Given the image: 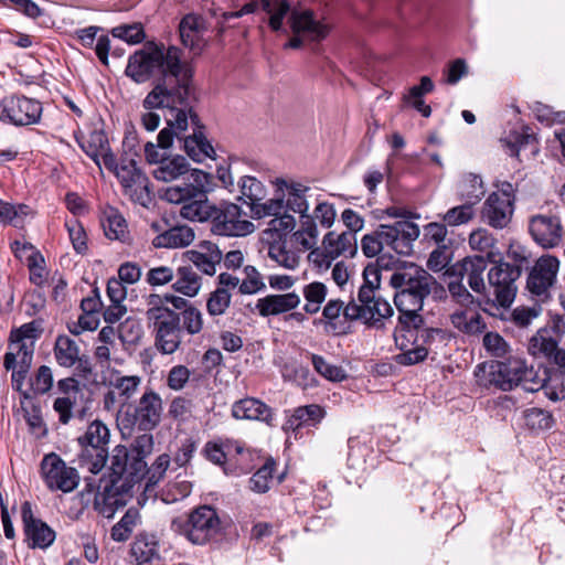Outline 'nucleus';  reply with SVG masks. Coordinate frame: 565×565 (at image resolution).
I'll return each instance as SVG.
<instances>
[{"mask_svg": "<svg viewBox=\"0 0 565 565\" xmlns=\"http://www.w3.org/2000/svg\"><path fill=\"white\" fill-rule=\"evenodd\" d=\"M156 72L151 90L142 99L145 109H156L163 105L180 103L188 96V90L195 89L194 68L182 58L181 49L148 42L128 57L125 75L136 84L150 81Z\"/></svg>", "mask_w": 565, "mask_h": 565, "instance_id": "f257e3e1", "label": "nucleus"}, {"mask_svg": "<svg viewBox=\"0 0 565 565\" xmlns=\"http://www.w3.org/2000/svg\"><path fill=\"white\" fill-rule=\"evenodd\" d=\"M211 174L193 169L188 181L168 186L163 199L173 204H180V215L193 222H211V231L218 236H245L254 232L250 221L243 218L241 206L223 202L215 205L207 200L211 191Z\"/></svg>", "mask_w": 565, "mask_h": 565, "instance_id": "f03ea898", "label": "nucleus"}, {"mask_svg": "<svg viewBox=\"0 0 565 565\" xmlns=\"http://www.w3.org/2000/svg\"><path fill=\"white\" fill-rule=\"evenodd\" d=\"M196 102L195 88L188 90L184 100L158 108H167L171 117L167 119V127L158 134L157 145L147 142L145 146V154L149 163L159 160L160 154L157 148H170L174 138L182 143L186 154L196 162H203L205 159L214 157L215 150L206 138V127L194 108Z\"/></svg>", "mask_w": 565, "mask_h": 565, "instance_id": "7ed1b4c3", "label": "nucleus"}, {"mask_svg": "<svg viewBox=\"0 0 565 565\" xmlns=\"http://www.w3.org/2000/svg\"><path fill=\"white\" fill-rule=\"evenodd\" d=\"M146 465L140 458L129 456L125 446H117L110 458L109 479H100L95 491V481L86 479L85 489L81 492L82 501L88 503L94 497V510L104 518L110 519L116 511L126 505L132 495L134 488L145 473Z\"/></svg>", "mask_w": 565, "mask_h": 565, "instance_id": "20e7f679", "label": "nucleus"}, {"mask_svg": "<svg viewBox=\"0 0 565 565\" xmlns=\"http://www.w3.org/2000/svg\"><path fill=\"white\" fill-rule=\"evenodd\" d=\"M390 285L395 289L394 303L399 312L401 326H418L425 299L444 291L434 276L415 264L395 270Z\"/></svg>", "mask_w": 565, "mask_h": 565, "instance_id": "39448f33", "label": "nucleus"}, {"mask_svg": "<svg viewBox=\"0 0 565 565\" xmlns=\"http://www.w3.org/2000/svg\"><path fill=\"white\" fill-rule=\"evenodd\" d=\"M475 376L479 385L504 392L515 386H522L526 392H537L546 382L545 375L540 376L533 366H527L526 362L519 358L481 363L477 365Z\"/></svg>", "mask_w": 565, "mask_h": 565, "instance_id": "423d86ee", "label": "nucleus"}, {"mask_svg": "<svg viewBox=\"0 0 565 565\" xmlns=\"http://www.w3.org/2000/svg\"><path fill=\"white\" fill-rule=\"evenodd\" d=\"M418 236L419 227L413 222L397 221L393 225L381 224L375 232L362 237L361 249L369 258L377 256L384 245L399 255H408L412 243Z\"/></svg>", "mask_w": 565, "mask_h": 565, "instance_id": "0eeeda50", "label": "nucleus"}, {"mask_svg": "<svg viewBox=\"0 0 565 565\" xmlns=\"http://www.w3.org/2000/svg\"><path fill=\"white\" fill-rule=\"evenodd\" d=\"M172 530L194 545L214 542L222 534V521L217 511L211 505L193 509L185 519L172 521Z\"/></svg>", "mask_w": 565, "mask_h": 565, "instance_id": "6e6552de", "label": "nucleus"}, {"mask_svg": "<svg viewBox=\"0 0 565 565\" xmlns=\"http://www.w3.org/2000/svg\"><path fill=\"white\" fill-rule=\"evenodd\" d=\"M148 328L154 337V347L162 354H173L182 343V327L179 312L157 309L149 313Z\"/></svg>", "mask_w": 565, "mask_h": 565, "instance_id": "1a4fd4ad", "label": "nucleus"}, {"mask_svg": "<svg viewBox=\"0 0 565 565\" xmlns=\"http://www.w3.org/2000/svg\"><path fill=\"white\" fill-rule=\"evenodd\" d=\"M358 301L352 299L349 301V309H347V317L354 319L355 322L360 321L369 328H379L383 326L384 319L393 316V308L379 291L372 290L369 287L359 288Z\"/></svg>", "mask_w": 565, "mask_h": 565, "instance_id": "9d476101", "label": "nucleus"}, {"mask_svg": "<svg viewBox=\"0 0 565 565\" xmlns=\"http://www.w3.org/2000/svg\"><path fill=\"white\" fill-rule=\"evenodd\" d=\"M43 113L39 99L22 94H11L0 99V121L14 127L36 125Z\"/></svg>", "mask_w": 565, "mask_h": 565, "instance_id": "9b49d317", "label": "nucleus"}, {"mask_svg": "<svg viewBox=\"0 0 565 565\" xmlns=\"http://www.w3.org/2000/svg\"><path fill=\"white\" fill-rule=\"evenodd\" d=\"M109 440L108 426H88L84 436L78 437L82 451L78 463L93 475H97L105 467L108 451L106 445Z\"/></svg>", "mask_w": 565, "mask_h": 565, "instance_id": "f8f14e48", "label": "nucleus"}, {"mask_svg": "<svg viewBox=\"0 0 565 565\" xmlns=\"http://www.w3.org/2000/svg\"><path fill=\"white\" fill-rule=\"evenodd\" d=\"M522 273L520 265L501 262L490 268L488 273L487 292H490V300L507 308L513 302L516 295L515 281Z\"/></svg>", "mask_w": 565, "mask_h": 565, "instance_id": "ddd939ff", "label": "nucleus"}, {"mask_svg": "<svg viewBox=\"0 0 565 565\" xmlns=\"http://www.w3.org/2000/svg\"><path fill=\"white\" fill-rule=\"evenodd\" d=\"M33 360V348L30 345H21L18 352L9 351L4 354L3 366L6 370H12V386L29 399L32 407V415L25 416L26 424H39L41 422V409L31 401L30 391H22V386L30 371Z\"/></svg>", "mask_w": 565, "mask_h": 565, "instance_id": "4468645a", "label": "nucleus"}, {"mask_svg": "<svg viewBox=\"0 0 565 565\" xmlns=\"http://www.w3.org/2000/svg\"><path fill=\"white\" fill-rule=\"evenodd\" d=\"M138 154L125 152L120 157V168L116 173L126 194L134 202L142 206H148L151 202L150 191L148 188L149 180L147 175L137 167L136 158Z\"/></svg>", "mask_w": 565, "mask_h": 565, "instance_id": "2eb2a0df", "label": "nucleus"}, {"mask_svg": "<svg viewBox=\"0 0 565 565\" xmlns=\"http://www.w3.org/2000/svg\"><path fill=\"white\" fill-rule=\"evenodd\" d=\"M356 253V236L352 232H328L322 239V249H312L309 257L320 268L328 269L338 257H354Z\"/></svg>", "mask_w": 565, "mask_h": 565, "instance_id": "dca6fc26", "label": "nucleus"}, {"mask_svg": "<svg viewBox=\"0 0 565 565\" xmlns=\"http://www.w3.org/2000/svg\"><path fill=\"white\" fill-rule=\"evenodd\" d=\"M20 511L26 546L31 550L42 551L51 547L56 540V532L34 513L29 501L21 504Z\"/></svg>", "mask_w": 565, "mask_h": 565, "instance_id": "f3484780", "label": "nucleus"}, {"mask_svg": "<svg viewBox=\"0 0 565 565\" xmlns=\"http://www.w3.org/2000/svg\"><path fill=\"white\" fill-rule=\"evenodd\" d=\"M288 23L294 36L285 44L286 49H300L303 38L311 41H320L328 35L327 25L316 20L311 10L292 9L289 13Z\"/></svg>", "mask_w": 565, "mask_h": 565, "instance_id": "a211bd4d", "label": "nucleus"}, {"mask_svg": "<svg viewBox=\"0 0 565 565\" xmlns=\"http://www.w3.org/2000/svg\"><path fill=\"white\" fill-rule=\"evenodd\" d=\"M41 472L49 489L61 490L65 493L73 491L79 481L77 470L66 466V463L53 452L44 456L42 459Z\"/></svg>", "mask_w": 565, "mask_h": 565, "instance_id": "6ab92c4d", "label": "nucleus"}, {"mask_svg": "<svg viewBox=\"0 0 565 565\" xmlns=\"http://www.w3.org/2000/svg\"><path fill=\"white\" fill-rule=\"evenodd\" d=\"M559 260L555 256L546 255L540 257L529 273L526 289L539 300L545 301L550 298V290L556 281Z\"/></svg>", "mask_w": 565, "mask_h": 565, "instance_id": "aec40b11", "label": "nucleus"}, {"mask_svg": "<svg viewBox=\"0 0 565 565\" xmlns=\"http://www.w3.org/2000/svg\"><path fill=\"white\" fill-rule=\"evenodd\" d=\"M529 232L543 248H554L563 238L562 220L557 215L536 214L529 221Z\"/></svg>", "mask_w": 565, "mask_h": 565, "instance_id": "412c9836", "label": "nucleus"}, {"mask_svg": "<svg viewBox=\"0 0 565 565\" xmlns=\"http://www.w3.org/2000/svg\"><path fill=\"white\" fill-rule=\"evenodd\" d=\"M56 391L61 395L54 403L53 408L58 414L60 422L67 424L74 412L78 413V419H84L85 407L77 408V397L83 395L79 382L74 377H66L57 381Z\"/></svg>", "mask_w": 565, "mask_h": 565, "instance_id": "4be33fe9", "label": "nucleus"}, {"mask_svg": "<svg viewBox=\"0 0 565 565\" xmlns=\"http://www.w3.org/2000/svg\"><path fill=\"white\" fill-rule=\"evenodd\" d=\"M487 268V260L483 256L466 257L461 263L452 267V274L466 279L469 287L477 294L490 300V292H487V285L483 273Z\"/></svg>", "mask_w": 565, "mask_h": 565, "instance_id": "5701e85b", "label": "nucleus"}, {"mask_svg": "<svg viewBox=\"0 0 565 565\" xmlns=\"http://www.w3.org/2000/svg\"><path fill=\"white\" fill-rule=\"evenodd\" d=\"M514 212V205L510 199L491 193L483 203L481 216L491 227L502 230L509 225Z\"/></svg>", "mask_w": 565, "mask_h": 565, "instance_id": "b1692460", "label": "nucleus"}, {"mask_svg": "<svg viewBox=\"0 0 565 565\" xmlns=\"http://www.w3.org/2000/svg\"><path fill=\"white\" fill-rule=\"evenodd\" d=\"M347 309H349V302L344 305L340 299H331L326 303L321 322L324 323L327 332L334 335H347L352 332V323L355 320L347 317Z\"/></svg>", "mask_w": 565, "mask_h": 565, "instance_id": "393cba45", "label": "nucleus"}, {"mask_svg": "<svg viewBox=\"0 0 565 565\" xmlns=\"http://www.w3.org/2000/svg\"><path fill=\"white\" fill-rule=\"evenodd\" d=\"M402 328L407 332L406 337L413 339V344L427 348L428 352H437L440 347L447 344L450 337L445 329L426 327L423 317L418 326H402Z\"/></svg>", "mask_w": 565, "mask_h": 565, "instance_id": "a878e982", "label": "nucleus"}, {"mask_svg": "<svg viewBox=\"0 0 565 565\" xmlns=\"http://www.w3.org/2000/svg\"><path fill=\"white\" fill-rule=\"evenodd\" d=\"M186 256L198 270L213 276L216 273V266L223 259V252L215 243L203 241L199 249L188 250Z\"/></svg>", "mask_w": 565, "mask_h": 565, "instance_id": "bb28decb", "label": "nucleus"}, {"mask_svg": "<svg viewBox=\"0 0 565 565\" xmlns=\"http://www.w3.org/2000/svg\"><path fill=\"white\" fill-rule=\"evenodd\" d=\"M130 553L137 565H162L160 543L154 534L140 533L131 544Z\"/></svg>", "mask_w": 565, "mask_h": 565, "instance_id": "cd10ccee", "label": "nucleus"}, {"mask_svg": "<svg viewBox=\"0 0 565 565\" xmlns=\"http://www.w3.org/2000/svg\"><path fill=\"white\" fill-rule=\"evenodd\" d=\"M170 463V457L167 454L160 455L150 468H145V473L137 482L138 490L142 488L141 497L138 503L143 505L148 499H156V486L163 477Z\"/></svg>", "mask_w": 565, "mask_h": 565, "instance_id": "c85d7f7f", "label": "nucleus"}, {"mask_svg": "<svg viewBox=\"0 0 565 565\" xmlns=\"http://www.w3.org/2000/svg\"><path fill=\"white\" fill-rule=\"evenodd\" d=\"M232 414L239 420H258L269 423L273 420V409L260 399L246 397L234 403Z\"/></svg>", "mask_w": 565, "mask_h": 565, "instance_id": "c756f323", "label": "nucleus"}, {"mask_svg": "<svg viewBox=\"0 0 565 565\" xmlns=\"http://www.w3.org/2000/svg\"><path fill=\"white\" fill-rule=\"evenodd\" d=\"M300 297L296 292L268 295L259 298L256 302V310L262 317L278 316L297 308Z\"/></svg>", "mask_w": 565, "mask_h": 565, "instance_id": "7c9ffc66", "label": "nucleus"}, {"mask_svg": "<svg viewBox=\"0 0 565 565\" xmlns=\"http://www.w3.org/2000/svg\"><path fill=\"white\" fill-rule=\"evenodd\" d=\"M134 412L132 424H158L162 412L161 397L151 390L145 392Z\"/></svg>", "mask_w": 565, "mask_h": 565, "instance_id": "2f4dec72", "label": "nucleus"}, {"mask_svg": "<svg viewBox=\"0 0 565 565\" xmlns=\"http://www.w3.org/2000/svg\"><path fill=\"white\" fill-rule=\"evenodd\" d=\"M156 163H159V166L152 171V174L157 180L164 182L177 180L179 177L186 174V177L181 180L182 183L183 181H188L191 172L193 171H189L188 160L182 156H175L170 159L159 158ZM177 184H180V182L172 184L171 186Z\"/></svg>", "mask_w": 565, "mask_h": 565, "instance_id": "473e14b6", "label": "nucleus"}, {"mask_svg": "<svg viewBox=\"0 0 565 565\" xmlns=\"http://www.w3.org/2000/svg\"><path fill=\"white\" fill-rule=\"evenodd\" d=\"M195 234L188 225H177L157 235L152 245L157 248H181L194 241Z\"/></svg>", "mask_w": 565, "mask_h": 565, "instance_id": "72a5a7b5", "label": "nucleus"}, {"mask_svg": "<svg viewBox=\"0 0 565 565\" xmlns=\"http://www.w3.org/2000/svg\"><path fill=\"white\" fill-rule=\"evenodd\" d=\"M206 458L215 465L225 468L230 465V457L234 452H243V441L226 439L220 443H207L204 447Z\"/></svg>", "mask_w": 565, "mask_h": 565, "instance_id": "f704fd0d", "label": "nucleus"}, {"mask_svg": "<svg viewBox=\"0 0 565 565\" xmlns=\"http://www.w3.org/2000/svg\"><path fill=\"white\" fill-rule=\"evenodd\" d=\"M553 333L554 329H539L529 341V353L535 358H544L550 361L558 349V341L554 338Z\"/></svg>", "mask_w": 565, "mask_h": 565, "instance_id": "c9c22d12", "label": "nucleus"}, {"mask_svg": "<svg viewBox=\"0 0 565 565\" xmlns=\"http://www.w3.org/2000/svg\"><path fill=\"white\" fill-rule=\"evenodd\" d=\"M278 191L282 192L284 189L288 190V198L285 207L295 213H299L300 216L308 214L309 204L306 200V193L309 188L301 183H288L282 179H277L276 182Z\"/></svg>", "mask_w": 565, "mask_h": 565, "instance_id": "e433bc0d", "label": "nucleus"}, {"mask_svg": "<svg viewBox=\"0 0 565 565\" xmlns=\"http://www.w3.org/2000/svg\"><path fill=\"white\" fill-rule=\"evenodd\" d=\"M486 189L481 175L467 172L461 175L458 183V194L461 200L477 204L484 196Z\"/></svg>", "mask_w": 565, "mask_h": 565, "instance_id": "4c0bfd02", "label": "nucleus"}, {"mask_svg": "<svg viewBox=\"0 0 565 565\" xmlns=\"http://www.w3.org/2000/svg\"><path fill=\"white\" fill-rule=\"evenodd\" d=\"M175 276L177 280L173 282L172 288L177 292L186 297H194L199 294L202 278L191 265L180 266Z\"/></svg>", "mask_w": 565, "mask_h": 565, "instance_id": "58836bf2", "label": "nucleus"}, {"mask_svg": "<svg viewBox=\"0 0 565 565\" xmlns=\"http://www.w3.org/2000/svg\"><path fill=\"white\" fill-rule=\"evenodd\" d=\"M262 10L268 14V25L274 32H285L284 19L292 11L288 0H260Z\"/></svg>", "mask_w": 565, "mask_h": 565, "instance_id": "ea45409f", "label": "nucleus"}, {"mask_svg": "<svg viewBox=\"0 0 565 565\" xmlns=\"http://www.w3.org/2000/svg\"><path fill=\"white\" fill-rule=\"evenodd\" d=\"M53 352L57 364L63 367H72L79 360L77 343L65 334L56 338Z\"/></svg>", "mask_w": 565, "mask_h": 565, "instance_id": "a19ab883", "label": "nucleus"}, {"mask_svg": "<svg viewBox=\"0 0 565 565\" xmlns=\"http://www.w3.org/2000/svg\"><path fill=\"white\" fill-rule=\"evenodd\" d=\"M510 156L518 157L521 150L530 149L532 154L539 152L537 140L529 126H522L521 131H513L505 140Z\"/></svg>", "mask_w": 565, "mask_h": 565, "instance_id": "79ce46f5", "label": "nucleus"}, {"mask_svg": "<svg viewBox=\"0 0 565 565\" xmlns=\"http://www.w3.org/2000/svg\"><path fill=\"white\" fill-rule=\"evenodd\" d=\"M260 459L259 451L248 448L243 443V452L236 454L234 452L232 457H230V465L225 468L226 475L238 476L242 473L249 472Z\"/></svg>", "mask_w": 565, "mask_h": 565, "instance_id": "37998d69", "label": "nucleus"}, {"mask_svg": "<svg viewBox=\"0 0 565 565\" xmlns=\"http://www.w3.org/2000/svg\"><path fill=\"white\" fill-rule=\"evenodd\" d=\"M42 321L33 320L31 322L24 323L19 328H14L10 332L9 337V349L11 351L18 352L21 345H28L25 340H36L40 338L42 333ZM33 345V342H31Z\"/></svg>", "mask_w": 565, "mask_h": 565, "instance_id": "c03bdc74", "label": "nucleus"}, {"mask_svg": "<svg viewBox=\"0 0 565 565\" xmlns=\"http://www.w3.org/2000/svg\"><path fill=\"white\" fill-rule=\"evenodd\" d=\"M241 189L239 200L250 209L266 198V188L255 177L244 175L238 182Z\"/></svg>", "mask_w": 565, "mask_h": 565, "instance_id": "a18cd8bd", "label": "nucleus"}, {"mask_svg": "<svg viewBox=\"0 0 565 565\" xmlns=\"http://www.w3.org/2000/svg\"><path fill=\"white\" fill-rule=\"evenodd\" d=\"M140 513L135 508H129L124 516L111 529V539L116 542H125L140 523Z\"/></svg>", "mask_w": 565, "mask_h": 565, "instance_id": "49530a36", "label": "nucleus"}, {"mask_svg": "<svg viewBox=\"0 0 565 565\" xmlns=\"http://www.w3.org/2000/svg\"><path fill=\"white\" fill-rule=\"evenodd\" d=\"M30 213L31 207L26 204H11L0 200V224L21 227Z\"/></svg>", "mask_w": 565, "mask_h": 565, "instance_id": "de8ad7c7", "label": "nucleus"}, {"mask_svg": "<svg viewBox=\"0 0 565 565\" xmlns=\"http://www.w3.org/2000/svg\"><path fill=\"white\" fill-rule=\"evenodd\" d=\"M108 139L103 130H94L88 138L79 142L83 151L100 167V153L108 148Z\"/></svg>", "mask_w": 565, "mask_h": 565, "instance_id": "09e8293b", "label": "nucleus"}, {"mask_svg": "<svg viewBox=\"0 0 565 565\" xmlns=\"http://www.w3.org/2000/svg\"><path fill=\"white\" fill-rule=\"evenodd\" d=\"M302 294L307 301L303 310L307 313L313 315L320 310L321 303L326 300L328 289L324 284L313 281L303 287Z\"/></svg>", "mask_w": 565, "mask_h": 565, "instance_id": "8fccbe9b", "label": "nucleus"}, {"mask_svg": "<svg viewBox=\"0 0 565 565\" xmlns=\"http://www.w3.org/2000/svg\"><path fill=\"white\" fill-rule=\"evenodd\" d=\"M294 237L305 249H310L317 244L318 228L312 215L300 216V228L294 233Z\"/></svg>", "mask_w": 565, "mask_h": 565, "instance_id": "3c124183", "label": "nucleus"}, {"mask_svg": "<svg viewBox=\"0 0 565 565\" xmlns=\"http://www.w3.org/2000/svg\"><path fill=\"white\" fill-rule=\"evenodd\" d=\"M102 226L105 235L109 239H121L125 235L127 224L117 210L110 209L108 212H105Z\"/></svg>", "mask_w": 565, "mask_h": 565, "instance_id": "603ef678", "label": "nucleus"}, {"mask_svg": "<svg viewBox=\"0 0 565 565\" xmlns=\"http://www.w3.org/2000/svg\"><path fill=\"white\" fill-rule=\"evenodd\" d=\"M275 468L276 461L271 457L267 458L264 465L249 479V488L259 493L269 490Z\"/></svg>", "mask_w": 565, "mask_h": 565, "instance_id": "864d4df0", "label": "nucleus"}, {"mask_svg": "<svg viewBox=\"0 0 565 565\" xmlns=\"http://www.w3.org/2000/svg\"><path fill=\"white\" fill-rule=\"evenodd\" d=\"M451 321L456 328L469 335L480 334L487 329V324L479 313H473L469 318L462 312L455 313L451 316Z\"/></svg>", "mask_w": 565, "mask_h": 565, "instance_id": "5fc2aeb1", "label": "nucleus"}, {"mask_svg": "<svg viewBox=\"0 0 565 565\" xmlns=\"http://www.w3.org/2000/svg\"><path fill=\"white\" fill-rule=\"evenodd\" d=\"M232 295L223 288L217 287L206 299V311L210 317L222 316L226 312L231 305Z\"/></svg>", "mask_w": 565, "mask_h": 565, "instance_id": "6e6d98bb", "label": "nucleus"}, {"mask_svg": "<svg viewBox=\"0 0 565 565\" xmlns=\"http://www.w3.org/2000/svg\"><path fill=\"white\" fill-rule=\"evenodd\" d=\"M181 317L182 333L196 335L203 330V313L195 306H189L185 310L179 312Z\"/></svg>", "mask_w": 565, "mask_h": 565, "instance_id": "4d7b16f0", "label": "nucleus"}, {"mask_svg": "<svg viewBox=\"0 0 565 565\" xmlns=\"http://www.w3.org/2000/svg\"><path fill=\"white\" fill-rule=\"evenodd\" d=\"M53 373L50 366L41 365L30 377L29 391L32 395H44L53 387Z\"/></svg>", "mask_w": 565, "mask_h": 565, "instance_id": "13d9d810", "label": "nucleus"}, {"mask_svg": "<svg viewBox=\"0 0 565 565\" xmlns=\"http://www.w3.org/2000/svg\"><path fill=\"white\" fill-rule=\"evenodd\" d=\"M311 362L315 370L331 382H342L347 379V373L341 366L328 363L321 355L311 354Z\"/></svg>", "mask_w": 565, "mask_h": 565, "instance_id": "bf43d9fd", "label": "nucleus"}, {"mask_svg": "<svg viewBox=\"0 0 565 565\" xmlns=\"http://www.w3.org/2000/svg\"><path fill=\"white\" fill-rule=\"evenodd\" d=\"M486 352L493 358H505L510 353V345L498 332H486L482 338Z\"/></svg>", "mask_w": 565, "mask_h": 565, "instance_id": "052dcab7", "label": "nucleus"}, {"mask_svg": "<svg viewBox=\"0 0 565 565\" xmlns=\"http://www.w3.org/2000/svg\"><path fill=\"white\" fill-rule=\"evenodd\" d=\"M475 204L465 202L461 205L449 209L443 216L444 222L449 226L467 224L475 216Z\"/></svg>", "mask_w": 565, "mask_h": 565, "instance_id": "680f3d73", "label": "nucleus"}, {"mask_svg": "<svg viewBox=\"0 0 565 565\" xmlns=\"http://www.w3.org/2000/svg\"><path fill=\"white\" fill-rule=\"evenodd\" d=\"M65 227L75 252L85 254L87 250V235L81 222L75 217L66 220Z\"/></svg>", "mask_w": 565, "mask_h": 565, "instance_id": "e2e57ef3", "label": "nucleus"}, {"mask_svg": "<svg viewBox=\"0 0 565 565\" xmlns=\"http://www.w3.org/2000/svg\"><path fill=\"white\" fill-rule=\"evenodd\" d=\"M111 35L131 45L141 43L146 38L141 23L118 25L111 30Z\"/></svg>", "mask_w": 565, "mask_h": 565, "instance_id": "0e129e2a", "label": "nucleus"}, {"mask_svg": "<svg viewBox=\"0 0 565 565\" xmlns=\"http://www.w3.org/2000/svg\"><path fill=\"white\" fill-rule=\"evenodd\" d=\"M285 209L284 193L281 192L274 199L267 202H258L254 207L250 209L252 216L254 218H263L266 216H278Z\"/></svg>", "mask_w": 565, "mask_h": 565, "instance_id": "69168bd1", "label": "nucleus"}, {"mask_svg": "<svg viewBox=\"0 0 565 565\" xmlns=\"http://www.w3.org/2000/svg\"><path fill=\"white\" fill-rule=\"evenodd\" d=\"M191 491V482L186 480L175 481L168 483L166 488L162 489L160 499L168 504L174 503L190 495Z\"/></svg>", "mask_w": 565, "mask_h": 565, "instance_id": "338daca9", "label": "nucleus"}, {"mask_svg": "<svg viewBox=\"0 0 565 565\" xmlns=\"http://www.w3.org/2000/svg\"><path fill=\"white\" fill-rule=\"evenodd\" d=\"M245 278L239 285V292L243 295H253L266 288L260 273L250 265L244 267Z\"/></svg>", "mask_w": 565, "mask_h": 565, "instance_id": "774afa93", "label": "nucleus"}]
</instances>
